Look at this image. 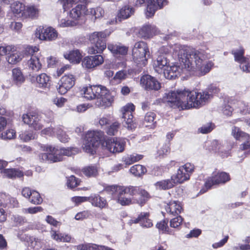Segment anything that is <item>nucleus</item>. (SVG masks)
I'll list each match as a JSON object with an SVG mask.
<instances>
[{"instance_id":"nucleus-15","label":"nucleus","mask_w":250,"mask_h":250,"mask_svg":"<svg viewBox=\"0 0 250 250\" xmlns=\"http://www.w3.org/2000/svg\"><path fill=\"white\" fill-rule=\"evenodd\" d=\"M22 119L24 124L28 125L35 130H40L42 128L40 115L37 112H31L24 114L22 116Z\"/></svg>"},{"instance_id":"nucleus-53","label":"nucleus","mask_w":250,"mask_h":250,"mask_svg":"<svg viewBox=\"0 0 250 250\" xmlns=\"http://www.w3.org/2000/svg\"><path fill=\"white\" fill-rule=\"evenodd\" d=\"M213 128V125L211 123H208L203 125L198 130L203 134H206L210 132Z\"/></svg>"},{"instance_id":"nucleus-52","label":"nucleus","mask_w":250,"mask_h":250,"mask_svg":"<svg viewBox=\"0 0 250 250\" xmlns=\"http://www.w3.org/2000/svg\"><path fill=\"white\" fill-rule=\"evenodd\" d=\"M123 186H108L104 188V190L109 194H113L115 193H117L118 194L119 192V188H123Z\"/></svg>"},{"instance_id":"nucleus-58","label":"nucleus","mask_w":250,"mask_h":250,"mask_svg":"<svg viewBox=\"0 0 250 250\" xmlns=\"http://www.w3.org/2000/svg\"><path fill=\"white\" fill-rule=\"evenodd\" d=\"M243 243L240 246L241 250H250V236L247 237L243 241Z\"/></svg>"},{"instance_id":"nucleus-16","label":"nucleus","mask_w":250,"mask_h":250,"mask_svg":"<svg viewBox=\"0 0 250 250\" xmlns=\"http://www.w3.org/2000/svg\"><path fill=\"white\" fill-rule=\"evenodd\" d=\"M141 86L146 90L158 91L161 87V83L154 77L145 75L140 79Z\"/></svg>"},{"instance_id":"nucleus-3","label":"nucleus","mask_w":250,"mask_h":250,"mask_svg":"<svg viewBox=\"0 0 250 250\" xmlns=\"http://www.w3.org/2000/svg\"><path fill=\"white\" fill-rule=\"evenodd\" d=\"M46 153L39 155V159L43 162H57L62 160L64 156H70L77 153V149L74 147L58 148L51 146H41Z\"/></svg>"},{"instance_id":"nucleus-31","label":"nucleus","mask_w":250,"mask_h":250,"mask_svg":"<svg viewBox=\"0 0 250 250\" xmlns=\"http://www.w3.org/2000/svg\"><path fill=\"white\" fill-rule=\"evenodd\" d=\"M156 114L153 112H148L145 116L143 125L145 127L154 128L156 126V121H155Z\"/></svg>"},{"instance_id":"nucleus-36","label":"nucleus","mask_w":250,"mask_h":250,"mask_svg":"<svg viewBox=\"0 0 250 250\" xmlns=\"http://www.w3.org/2000/svg\"><path fill=\"white\" fill-rule=\"evenodd\" d=\"M231 53L234 55V60L240 64L247 62L248 61V59L244 57V50L242 48L233 50Z\"/></svg>"},{"instance_id":"nucleus-2","label":"nucleus","mask_w":250,"mask_h":250,"mask_svg":"<svg viewBox=\"0 0 250 250\" xmlns=\"http://www.w3.org/2000/svg\"><path fill=\"white\" fill-rule=\"evenodd\" d=\"M211 97V95L207 91L199 92L184 89L166 93L164 99L171 103L172 107L175 106L182 109H187L199 108L205 105Z\"/></svg>"},{"instance_id":"nucleus-51","label":"nucleus","mask_w":250,"mask_h":250,"mask_svg":"<svg viewBox=\"0 0 250 250\" xmlns=\"http://www.w3.org/2000/svg\"><path fill=\"white\" fill-rule=\"evenodd\" d=\"M1 138L4 140H11L16 136V131L13 129H7L1 134Z\"/></svg>"},{"instance_id":"nucleus-54","label":"nucleus","mask_w":250,"mask_h":250,"mask_svg":"<svg viewBox=\"0 0 250 250\" xmlns=\"http://www.w3.org/2000/svg\"><path fill=\"white\" fill-rule=\"evenodd\" d=\"M168 220H164L160 222H158L156 224V228H158L160 230L163 232L167 231L168 226H167Z\"/></svg>"},{"instance_id":"nucleus-49","label":"nucleus","mask_w":250,"mask_h":250,"mask_svg":"<svg viewBox=\"0 0 250 250\" xmlns=\"http://www.w3.org/2000/svg\"><path fill=\"white\" fill-rule=\"evenodd\" d=\"M120 124L118 122H115L106 129V133L109 135H115L118 132Z\"/></svg>"},{"instance_id":"nucleus-30","label":"nucleus","mask_w":250,"mask_h":250,"mask_svg":"<svg viewBox=\"0 0 250 250\" xmlns=\"http://www.w3.org/2000/svg\"><path fill=\"white\" fill-rule=\"evenodd\" d=\"M85 5L78 4L70 11L69 17L74 20H78L83 13H85Z\"/></svg>"},{"instance_id":"nucleus-37","label":"nucleus","mask_w":250,"mask_h":250,"mask_svg":"<svg viewBox=\"0 0 250 250\" xmlns=\"http://www.w3.org/2000/svg\"><path fill=\"white\" fill-rule=\"evenodd\" d=\"M235 104V101L234 99H231L228 103L225 102L222 106V111L223 113L226 116H230L234 110V104Z\"/></svg>"},{"instance_id":"nucleus-6","label":"nucleus","mask_w":250,"mask_h":250,"mask_svg":"<svg viewBox=\"0 0 250 250\" xmlns=\"http://www.w3.org/2000/svg\"><path fill=\"white\" fill-rule=\"evenodd\" d=\"M104 136L102 131H88L85 136L83 149L87 153L93 155L96 152V148L99 146Z\"/></svg>"},{"instance_id":"nucleus-27","label":"nucleus","mask_w":250,"mask_h":250,"mask_svg":"<svg viewBox=\"0 0 250 250\" xmlns=\"http://www.w3.org/2000/svg\"><path fill=\"white\" fill-rule=\"evenodd\" d=\"M12 80L16 85L19 86L25 81V77L19 68H15L12 70Z\"/></svg>"},{"instance_id":"nucleus-46","label":"nucleus","mask_w":250,"mask_h":250,"mask_svg":"<svg viewBox=\"0 0 250 250\" xmlns=\"http://www.w3.org/2000/svg\"><path fill=\"white\" fill-rule=\"evenodd\" d=\"M29 201L34 205H40L42 202L43 200L38 192L36 190H32Z\"/></svg>"},{"instance_id":"nucleus-8","label":"nucleus","mask_w":250,"mask_h":250,"mask_svg":"<svg viewBox=\"0 0 250 250\" xmlns=\"http://www.w3.org/2000/svg\"><path fill=\"white\" fill-rule=\"evenodd\" d=\"M194 169V166L190 163H186L178 168L177 173L171 176L172 181L175 184H181L188 180Z\"/></svg>"},{"instance_id":"nucleus-61","label":"nucleus","mask_w":250,"mask_h":250,"mask_svg":"<svg viewBox=\"0 0 250 250\" xmlns=\"http://www.w3.org/2000/svg\"><path fill=\"white\" fill-rule=\"evenodd\" d=\"M66 101L67 100L63 97H57L53 100V103L59 107H62Z\"/></svg>"},{"instance_id":"nucleus-18","label":"nucleus","mask_w":250,"mask_h":250,"mask_svg":"<svg viewBox=\"0 0 250 250\" xmlns=\"http://www.w3.org/2000/svg\"><path fill=\"white\" fill-rule=\"evenodd\" d=\"M75 78L73 75H65L62 77L58 83V92L62 95L65 94L75 84Z\"/></svg>"},{"instance_id":"nucleus-1","label":"nucleus","mask_w":250,"mask_h":250,"mask_svg":"<svg viewBox=\"0 0 250 250\" xmlns=\"http://www.w3.org/2000/svg\"><path fill=\"white\" fill-rule=\"evenodd\" d=\"M175 55L178 57L181 64L189 71H193L198 76H202L208 73L213 66L214 63L206 60L209 55L202 49H190L179 44L173 47Z\"/></svg>"},{"instance_id":"nucleus-42","label":"nucleus","mask_w":250,"mask_h":250,"mask_svg":"<svg viewBox=\"0 0 250 250\" xmlns=\"http://www.w3.org/2000/svg\"><path fill=\"white\" fill-rule=\"evenodd\" d=\"M130 172L136 176H140L146 172V169L142 165H136L130 168Z\"/></svg>"},{"instance_id":"nucleus-63","label":"nucleus","mask_w":250,"mask_h":250,"mask_svg":"<svg viewBox=\"0 0 250 250\" xmlns=\"http://www.w3.org/2000/svg\"><path fill=\"white\" fill-rule=\"evenodd\" d=\"M20 137L21 139L23 140L25 142L28 141L34 138L33 133L30 132H24L22 133L21 134H20Z\"/></svg>"},{"instance_id":"nucleus-11","label":"nucleus","mask_w":250,"mask_h":250,"mask_svg":"<svg viewBox=\"0 0 250 250\" xmlns=\"http://www.w3.org/2000/svg\"><path fill=\"white\" fill-rule=\"evenodd\" d=\"M119 192L116 197V199L118 203L122 206H127L131 204L132 201L130 198L126 197V195H135V192L139 189L137 188L132 186L123 187L119 188Z\"/></svg>"},{"instance_id":"nucleus-28","label":"nucleus","mask_w":250,"mask_h":250,"mask_svg":"<svg viewBox=\"0 0 250 250\" xmlns=\"http://www.w3.org/2000/svg\"><path fill=\"white\" fill-rule=\"evenodd\" d=\"M156 28L154 25H145L143 26L139 32L140 37L144 38H149L155 34Z\"/></svg>"},{"instance_id":"nucleus-44","label":"nucleus","mask_w":250,"mask_h":250,"mask_svg":"<svg viewBox=\"0 0 250 250\" xmlns=\"http://www.w3.org/2000/svg\"><path fill=\"white\" fill-rule=\"evenodd\" d=\"M235 104H234V108L239 109L240 112L242 114H246L250 112V107H249V105H246L244 102L236 100H235Z\"/></svg>"},{"instance_id":"nucleus-39","label":"nucleus","mask_w":250,"mask_h":250,"mask_svg":"<svg viewBox=\"0 0 250 250\" xmlns=\"http://www.w3.org/2000/svg\"><path fill=\"white\" fill-rule=\"evenodd\" d=\"M134 10L129 6H125L120 10L118 15L119 19H126L130 17L133 13Z\"/></svg>"},{"instance_id":"nucleus-34","label":"nucleus","mask_w":250,"mask_h":250,"mask_svg":"<svg viewBox=\"0 0 250 250\" xmlns=\"http://www.w3.org/2000/svg\"><path fill=\"white\" fill-rule=\"evenodd\" d=\"M39 10L35 6H30L26 7L22 13V17L34 19L39 16Z\"/></svg>"},{"instance_id":"nucleus-20","label":"nucleus","mask_w":250,"mask_h":250,"mask_svg":"<svg viewBox=\"0 0 250 250\" xmlns=\"http://www.w3.org/2000/svg\"><path fill=\"white\" fill-rule=\"evenodd\" d=\"M167 3V0H148L147 3L146 16L152 17L156 10L162 8Z\"/></svg>"},{"instance_id":"nucleus-50","label":"nucleus","mask_w":250,"mask_h":250,"mask_svg":"<svg viewBox=\"0 0 250 250\" xmlns=\"http://www.w3.org/2000/svg\"><path fill=\"white\" fill-rule=\"evenodd\" d=\"M140 214H145L146 215L142 217V219H143L142 224H140V225L145 228H150L152 227L153 224L151 221L148 218L149 214L147 212H141Z\"/></svg>"},{"instance_id":"nucleus-38","label":"nucleus","mask_w":250,"mask_h":250,"mask_svg":"<svg viewBox=\"0 0 250 250\" xmlns=\"http://www.w3.org/2000/svg\"><path fill=\"white\" fill-rule=\"evenodd\" d=\"M51 236L52 239L57 241L69 242L71 239L70 235L59 233L53 230L51 231Z\"/></svg>"},{"instance_id":"nucleus-57","label":"nucleus","mask_w":250,"mask_h":250,"mask_svg":"<svg viewBox=\"0 0 250 250\" xmlns=\"http://www.w3.org/2000/svg\"><path fill=\"white\" fill-rule=\"evenodd\" d=\"M183 221V218L181 216H178L170 221V226L171 227L176 228L179 227Z\"/></svg>"},{"instance_id":"nucleus-43","label":"nucleus","mask_w":250,"mask_h":250,"mask_svg":"<svg viewBox=\"0 0 250 250\" xmlns=\"http://www.w3.org/2000/svg\"><path fill=\"white\" fill-rule=\"evenodd\" d=\"M81 1L82 0H59L58 2L62 5L64 11H66Z\"/></svg>"},{"instance_id":"nucleus-22","label":"nucleus","mask_w":250,"mask_h":250,"mask_svg":"<svg viewBox=\"0 0 250 250\" xmlns=\"http://www.w3.org/2000/svg\"><path fill=\"white\" fill-rule=\"evenodd\" d=\"M183 70L179 66L174 64L168 66L167 69H164L163 74L166 79L171 80L175 79L180 75Z\"/></svg>"},{"instance_id":"nucleus-62","label":"nucleus","mask_w":250,"mask_h":250,"mask_svg":"<svg viewBox=\"0 0 250 250\" xmlns=\"http://www.w3.org/2000/svg\"><path fill=\"white\" fill-rule=\"evenodd\" d=\"M72 201L75 203L76 205H79L81 203L89 201V197L76 196L72 198Z\"/></svg>"},{"instance_id":"nucleus-12","label":"nucleus","mask_w":250,"mask_h":250,"mask_svg":"<svg viewBox=\"0 0 250 250\" xmlns=\"http://www.w3.org/2000/svg\"><path fill=\"white\" fill-rule=\"evenodd\" d=\"M135 110V106L132 104H128L121 109L122 118L124 119V126L129 130L134 129L136 124L133 121L132 112Z\"/></svg>"},{"instance_id":"nucleus-47","label":"nucleus","mask_w":250,"mask_h":250,"mask_svg":"<svg viewBox=\"0 0 250 250\" xmlns=\"http://www.w3.org/2000/svg\"><path fill=\"white\" fill-rule=\"evenodd\" d=\"M55 131H56V135L59 140L62 142L65 143L68 141L69 137L65 132L63 131L61 128L58 127H56Z\"/></svg>"},{"instance_id":"nucleus-17","label":"nucleus","mask_w":250,"mask_h":250,"mask_svg":"<svg viewBox=\"0 0 250 250\" xmlns=\"http://www.w3.org/2000/svg\"><path fill=\"white\" fill-rule=\"evenodd\" d=\"M36 36L41 40L50 41L57 39L58 32L51 27L44 28L43 27L40 26L37 28Z\"/></svg>"},{"instance_id":"nucleus-9","label":"nucleus","mask_w":250,"mask_h":250,"mask_svg":"<svg viewBox=\"0 0 250 250\" xmlns=\"http://www.w3.org/2000/svg\"><path fill=\"white\" fill-rule=\"evenodd\" d=\"M126 142L125 140L111 138L106 140L103 143V147L112 153H120L124 151Z\"/></svg>"},{"instance_id":"nucleus-48","label":"nucleus","mask_w":250,"mask_h":250,"mask_svg":"<svg viewBox=\"0 0 250 250\" xmlns=\"http://www.w3.org/2000/svg\"><path fill=\"white\" fill-rule=\"evenodd\" d=\"M83 172L86 176L91 177L96 176L98 171L95 167L90 166L83 168Z\"/></svg>"},{"instance_id":"nucleus-14","label":"nucleus","mask_w":250,"mask_h":250,"mask_svg":"<svg viewBox=\"0 0 250 250\" xmlns=\"http://www.w3.org/2000/svg\"><path fill=\"white\" fill-rule=\"evenodd\" d=\"M38 50L39 48L36 46H29L25 50V53H28L30 56V59L28 61V65L30 69L35 71L39 70L42 67L40 58L37 54Z\"/></svg>"},{"instance_id":"nucleus-21","label":"nucleus","mask_w":250,"mask_h":250,"mask_svg":"<svg viewBox=\"0 0 250 250\" xmlns=\"http://www.w3.org/2000/svg\"><path fill=\"white\" fill-rule=\"evenodd\" d=\"M104 62V58L101 55L85 57L82 61L83 66L87 69L93 68L101 65Z\"/></svg>"},{"instance_id":"nucleus-25","label":"nucleus","mask_w":250,"mask_h":250,"mask_svg":"<svg viewBox=\"0 0 250 250\" xmlns=\"http://www.w3.org/2000/svg\"><path fill=\"white\" fill-rule=\"evenodd\" d=\"M2 173L4 177L12 179L20 178L22 177L24 175L22 171L16 168L4 169Z\"/></svg>"},{"instance_id":"nucleus-13","label":"nucleus","mask_w":250,"mask_h":250,"mask_svg":"<svg viewBox=\"0 0 250 250\" xmlns=\"http://www.w3.org/2000/svg\"><path fill=\"white\" fill-rule=\"evenodd\" d=\"M232 134L238 140L244 141L241 145L240 149L242 150L249 149L245 153L250 154V136L244 132L242 131L239 128L234 126L232 129Z\"/></svg>"},{"instance_id":"nucleus-41","label":"nucleus","mask_w":250,"mask_h":250,"mask_svg":"<svg viewBox=\"0 0 250 250\" xmlns=\"http://www.w3.org/2000/svg\"><path fill=\"white\" fill-rule=\"evenodd\" d=\"M135 187L139 189L137 191L135 192V195L138 194L140 196L138 203L142 205L149 198V195L146 191L140 188L139 187Z\"/></svg>"},{"instance_id":"nucleus-23","label":"nucleus","mask_w":250,"mask_h":250,"mask_svg":"<svg viewBox=\"0 0 250 250\" xmlns=\"http://www.w3.org/2000/svg\"><path fill=\"white\" fill-rule=\"evenodd\" d=\"M165 209L169 215L176 216L181 213L182 210V207L180 202L170 201L165 206Z\"/></svg>"},{"instance_id":"nucleus-60","label":"nucleus","mask_w":250,"mask_h":250,"mask_svg":"<svg viewBox=\"0 0 250 250\" xmlns=\"http://www.w3.org/2000/svg\"><path fill=\"white\" fill-rule=\"evenodd\" d=\"M222 146L219 144V142L217 140H213L211 142V149L214 152H221Z\"/></svg>"},{"instance_id":"nucleus-7","label":"nucleus","mask_w":250,"mask_h":250,"mask_svg":"<svg viewBox=\"0 0 250 250\" xmlns=\"http://www.w3.org/2000/svg\"><path fill=\"white\" fill-rule=\"evenodd\" d=\"M148 56L149 51L146 42H136L132 49V57L134 62L137 64L145 65L147 61L146 56Z\"/></svg>"},{"instance_id":"nucleus-64","label":"nucleus","mask_w":250,"mask_h":250,"mask_svg":"<svg viewBox=\"0 0 250 250\" xmlns=\"http://www.w3.org/2000/svg\"><path fill=\"white\" fill-rule=\"evenodd\" d=\"M32 193V190L29 187H24L21 190L22 195L28 200L30 198Z\"/></svg>"},{"instance_id":"nucleus-55","label":"nucleus","mask_w":250,"mask_h":250,"mask_svg":"<svg viewBox=\"0 0 250 250\" xmlns=\"http://www.w3.org/2000/svg\"><path fill=\"white\" fill-rule=\"evenodd\" d=\"M67 186L71 188H74L79 185V181L74 176H71L69 177L67 182Z\"/></svg>"},{"instance_id":"nucleus-4","label":"nucleus","mask_w":250,"mask_h":250,"mask_svg":"<svg viewBox=\"0 0 250 250\" xmlns=\"http://www.w3.org/2000/svg\"><path fill=\"white\" fill-rule=\"evenodd\" d=\"M83 97L88 100H95V104L99 107L105 106L108 101V91L105 87L101 85H93L83 87Z\"/></svg>"},{"instance_id":"nucleus-40","label":"nucleus","mask_w":250,"mask_h":250,"mask_svg":"<svg viewBox=\"0 0 250 250\" xmlns=\"http://www.w3.org/2000/svg\"><path fill=\"white\" fill-rule=\"evenodd\" d=\"M175 183H174L173 181H172V179L170 180H162L159 182H158L156 183L155 186L156 188L159 189H167L172 188Z\"/></svg>"},{"instance_id":"nucleus-45","label":"nucleus","mask_w":250,"mask_h":250,"mask_svg":"<svg viewBox=\"0 0 250 250\" xmlns=\"http://www.w3.org/2000/svg\"><path fill=\"white\" fill-rule=\"evenodd\" d=\"M11 8L13 13L19 15L21 14L25 10V6L22 3L20 2H16L11 4Z\"/></svg>"},{"instance_id":"nucleus-35","label":"nucleus","mask_w":250,"mask_h":250,"mask_svg":"<svg viewBox=\"0 0 250 250\" xmlns=\"http://www.w3.org/2000/svg\"><path fill=\"white\" fill-rule=\"evenodd\" d=\"M22 58V55L20 52L16 51L14 47V49L8 54L6 60L9 63L15 64L20 62Z\"/></svg>"},{"instance_id":"nucleus-59","label":"nucleus","mask_w":250,"mask_h":250,"mask_svg":"<svg viewBox=\"0 0 250 250\" xmlns=\"http://www.w3.org/2000/svg\"><path fill=\"white\" fill-rule=\"evenodd\" d=\"M74 25V22L69 21L66 20L65 19H61L59 20V26L61 27H65L72 26Z\"/></svg>"},{"instance_id":"nucleus-33","label":"nucleus","mask_w":250,"mask_h":250,"mask_svg":"<svg viewBox=\"0 0 250 250\" xmlns=\"http://www.w3.org/2000/svg\"><path fill=\"white\" fill-rule=\"evenodd\" d=\"M77 250H113L102 245L93 244H84L76 246Z\"/></svg>"},{"instance_id":"nucleus-32","label":"nucleus","mask_w":250,"mask_h":250,"mask_svg":"<svg viewBox=\"0 0 250 250\" xmlns=\"http://www.w3.org/2000/svg\"><path fill=\"white\" fill-rule=\"evenodd\" d=\"M107 48L115 56L118 55H125L127 52V48L125 46H120L117 44H110L107 46Z\"/></svg>"},{"instance_id":"nucleus-19","label":"nucleus","mask_w":250,"mask_h":250,"mask_svg":"<svg viewBox=\"0 0 250 250\" xmlns=\"http://www.w3.org/2000/svg\"><path fill=\"white\" fill-rule=\"evenodd\" d=\"M160 53L163 52H165V54L168 52V49L167 48L165 47H162L160 50ZM167 60L165 55H159L157 60L154 62V68L155 71L159 74L164 73V70L167 68L168 66L167 65Z\"/></svg>"},{"instance_id":"nucleus-29","label":"nucleus","mask_w":250,"mask_h":250,"mask_svg":"<svg viewBox=\"0 0 250 250\" xmlns=\"http://www.w3.org/2000/svg\"><path fill=\"white\" fill-rule=\"evenodd\" d=\"M64 57L72 63H79L82 59L83 55L79 50L76 49L64 54Z\"/></svg>"},{"instance_id":"nucleus-56","label":"nucleus","mask_w":250,"mask_h":250,"mask_svg":"<svg viewBox=\"0 0 250 250\" xmlns=\"http://www.w3.org/2000/svg\"><path fill=\"white\" fill-rule=\"evenodd\" d=\"M14 49V46L7 45L6 46H0V57L5 55H8Z\"/></svg>"},{"instance_id":"nucleus-5","label":"nucleus","mask_w":250,"mask_h":250,"mask_svg":"<svg viewBox=\"0 0 250 250\" xmlns=\"http://www.w3.org/2000/svg\"><path fill=\"white\" fill-rule=\"evenodd\" d=\"M107 31L94 32L89 35V40L93 46L88 49L91 54L101 53L106 48V38L110 35Z\"/></svg>"},{"instance_id":"nucleus-10","label":"nucleus","mask_w":250,"mask_h":250,"mask_svg":"<svg viewBox=\"0 0 250 250\" xmlns=\"http://www.w3.org/2000/svg\"><path fill=\"white\" fill-rule=\"evenodd\" d=\"M229 180L230 177L228 173L225 172L218 173L214 176L209 177L207 179L205 183V188L201 189L200 192L204 193L213 185L224 184Z\"/></svg>"},{"instance_id":"nucleus-26","label":"nucleus","mask_w":250,"mask_h":250,"mask_svg":"<svg viewBox=\"0 0 250 250\" xmlns=\"http://www.w3.org/2000/svg\"><path fill=\"white\" fill-rule=\"evenodd\" d=\"M88 201L90 202L93 206L100 208H105L107 206V203L106 199L98 194H94L89 196Z\"/></svg>"},{"instance_id":"nucleus-24","label":"nucleus","mask_w":250,"mask_h":250,"mask_svg":"<svg viewBox=\"0 0 250 250\" xmlns=\"http://www.w3.org/2000/svg\"><path fill=\"white\" fill-rule=\"evenodd\" d=\"M50 77L44 73L31 77V81H36L38 86L40 88H48L50 85Z\"/></svg>"}]
</instances>
